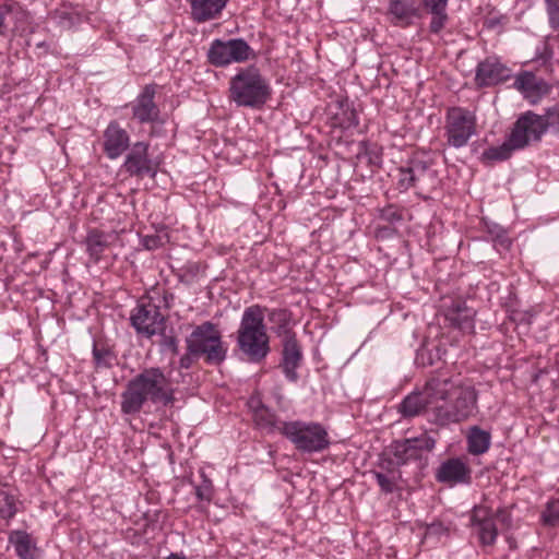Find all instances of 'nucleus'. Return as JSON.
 Here are the masks:
<instances>
[{"mask_svg": "<svg viewBox=\"0 0 559 559\" xmlns=\"http://www.w3.org/2000/svg\"><path fill=\"white\" fill-rule=\"evenodd\" d=\"M504 519L506 512L498 510L493 512L485 506L474 507L471 515V524L477 530L479 540L483 545H492L498 536L495 518Z\"/></svg>", "mask_w": 559, "mask_h": 559, "instance_id": "2eb2a0df", "label": "nucleus"}, {"mask_svg": "<svg viewBox=\"0 0 559 559\" xmlns=\"http://www.w3.org/2000/svg\"><path fill=\"white\" fill-rule=\"evenodd\" d=\"M381 217L388 222H395L401 219V215L392 206L384 209L381 213Z\"/></svg>", "mask_w": 559, "mask_h": 559, "instance_id": "c03bdc74", "label": "nucleus"}, {"mask_svg": "<svg viewBox=\"0 0 559 559\" xmlns=\"http://www.w3.org/2000/svg\"><path fill=\"white\" fill-rule=\"evenodd\" d=\"M15 498L5 486L0 485V521L9 522L16 514Z\"/></svg>", "mask_w": 559, "mask_h": 559, "instance_id": "2f4dec72", "label": "nucleus"}, {"mask_svg": "<svg viewBox=\"0 0 559 559\" xmlns=\"http://www.w3.org/2000/svg\"><path fill=\"white\" fill-rule=\"evenodd\" d=\"M162 336L159 347L163 353H170L177 355L179 353V341L173 334H166L164 331L159 333Z\"/></svg>", "mask_w": 559, "mask_h": 559, "instance_id": "58836bf2", "label": "nucleus"}, {"mask_svg": "<svg viewBox=\"0 0 559 559\" xmlns=\"http://www.w3.org/2000/svg\"><path fill=\"white\" fill-rule=\"evenodd\" d=\"M264 310L260 305L247 307L237 331L238 348L250 362H261L270 353Z\"/></svg>", "mask_w": 559, "mask_h": 559, "instance_id": "f03ea898", "label": "nucleus"}, {"mask_svg": "<svg viewBox=\"0 0 559 559\" xmlns=\"http://www.w3.org/2000/svg\"><path fill=\"white\" fill-rule=\"evenodd\" d=\"M477 119L473 111L463 107H451L445 114L444 134L449 146L461 148L476 135Z\"/></svg>", "mask_w": 559, "mask_h": 559, "instance_id": "6e6552de", "label": "nucleus"}, {"mask_svg": "<svg viewBox=\"0 0 559 559\" xmlns=\"http://www.w3.org/2000/svg\"><path fill=\"white\" fill-rule=\"evenodd\" d=\"M93 358L96 367L110 368L114 365L116 356L109 348L105 346H98V344L94 343Z\"/></svg>", "mask_w": 559, "mask_h": 559, "instance_id": "72a5a7b5", "label": "nucleus"}, {"mask_svg": "<svg viewBox=\"0 0 559 559\" xmlns=\"http://www.w3.org/2000/svg\"><path fill=\"white\" fill-rule=\"evenodd\" d=\"M544 134L539 115L528 110L516 119L509 135L514 146L523 150L539 142Z\"/></svg>", "mask_w": 559, "mask_h": 559, "instance_id": "9b49d317", "label": "nucleus"}, {"mask_svg": "<svg viewBox=\"0 0 559 559\" xmlns=\"http://www.w3.org/2000/svg\"><path fill=\"white\" fill-rule=\"evenodd\" d=\"M10 13V8L8 5L0 4V35L5 34V17Z\"/></svg>", "mask_w": 559, "mask_h": 559, "instance_id": "a18cd8bd", "label": "nucleus"}, {"mask_svg": "<svg viewBox=\"0 0 559 559\" xmlns=\"http://www.w3.org/2000/svg\"><path fill=\"white\" fill-rule=\"evenodd\" d=\"M540 521L545 526H559V497L546 503L540 515Z\"/></svg>", "mask_w": 559, "mask_h": 559, "instance_id": "473e14b6", "label": "nucleus"}, {"mask_svg": "<svg viewBox=\"0 0 559 559\" xmlns=\"http://www.w3.org/2000/svg\"><path fill=\"white\" fill-rule=\"evenodd\" d=\"M253 408V417L255 424L262 428L266 429L269 432L278 431V427L283 421H278L276 415L265 407L264 405H250Z\"/></svg>", "mask_w": 559, "mask_h": 559, "instance_id": "7c9ffc66", "label": "nucleus"}, {"mask_svg": "<svg viewBox=\"0 0 559 559\" xmlns=\"http://www.w3.org/2000/svg\"><path fill=\"white\" fill-rule=\"evenodd\" d=\"M510 78V70L497 57H488L476 68L475 82L478 86H491Z\"/></svg>", "mask_w": 559, "mask_h": 559, "instance_id": "f3484780", "label": "nucleus"}, {"mask_svg": "<svg viewBox=\"0 0 559 559\" xmlns=\"http://www.w3.org/2000/svg\"><path fill=\"white\" fill-rule=\"evenodd\" d=\"M191 8V19L204 23L217 19L225 9L228 0H187Z\"/></svg>", "mask_w": 559, "mask_h": 559, "instance_id": "5701e85b", "label": "nucleus"}, {"mask_svg": "<svg viewBox=\"0 0 559 559\" xmlns=\"http://www.w3.org/2000/svg\"><path fill=\"white\" fill-rule=\"evenodd\" d=\"M409 171L417 185L425 182L428 178L435 177V170L431 169L432 160L423 156L415 155L408 162Z\"/></svg>", "mask_w": 559, "mask_h": 559, "instance_id": "cd10ccee", "label": "nucleus"}, {"mask_svg": "<svg viewBox=\"0 0 559 559\" xmlns=\"http://www.w3.org/2000/svg\"><path fill=\"white\" fill-rule=\"evenodd\" d=\"M388 14L395 26L405 28L421 19V9L418 0H390Z\"/></svg>", "mask_w": 559, "mask_h": 559, "instance_id": "6ab92c4d", "label": "nucleus"}, {"mask_svg": "<svg viewBox=\"0 0 559 559\" xmlns=\"http://www.w3.org/2000/svg\"><path fill=\"white\" fill-rule=\"evenodd\" d=\"M497 239L499 240V242L502 246L508 247L510 245V241H509L508 237L506 236V231L502 229L497 234Z\"/></svg>", "mask_w": 559, "mask_h": 559, "instance_id": "de8ad7c7", "label": "nucleus"}, {"mask_svg": "<svg viewBox=\"0 0 559 559\" xmlns=\"http://www.w3.org/2000/svg\"><path fill=\"white\" fill-rule=\"evenodd\" d=\"M435 407L436 421L439 425L460 423L467 419L476 411L477 393L472 386H457L450 379V388L444 397H440Z\"/></svg>", "mask_w": 559, "mask_h": 559, "instance_id": "39448f33", "label": "nucleus"}, {"mask_svg": "<svg viewBox=\"0 0 559 559\" xmlns=\"http://www.w3.org/2000/svg\"><path fill=\"white\" fill-rule=\"evenodd\" d=\"M278 431L301 453H320L331 444L326 428L318 421H283Z\"/></svg>", "mask_w": 559, "mask_h": 559, "instance_id": "20e7f679", "label": "nucleus"}, {"mask_svg": "<svg viewBox=\"0 0 559 559\" xmlns=\"http://www.w3.org/2000/svg\"><path fill=\"white\" fill-rule=\"evenodd\" d=\"M165 237L160 235H146L142 239V245L147 250H155L165 245Z\"/></svg>", "mask_w": 559, "mask_h": 559, "instance_id": "a19ab883", "label": "nucleus"}, {"mask_svg": "<svg viewBox=\"0 0 559 559\" xmlns=\"http://www.w3.org/2000/svg\"><path fill=\"white\" fill-rule=\"evenodd\" d=\"M201 358L197 353H191L189 349L180 357L179 368L189 369L194 364L195 359Z\"/></svg>", "mask_w": 559, "mask_h": 559, "instance_id": "37998d69", "label": "nucleus"}, {"mask_svg": "<svg viewBox=\"0 0 559 559\" xmlns=\"http://www.w3.org/2000/svg\"><path fill=\"white\" fill-rule=\"evenodd\" d=\"M467 451L472 455H481L486 453L491 444V435L478 426H473L468 429L467 436Z\"/></svg>", "mask_w": 559, "mask_h": 559, "instance_id": "a878e982", "label": "nucleus"}, {"mask_svg": "<svg viewBox=\"0 0 559 559\" xmlns=\"http://www.w3.org/2000/svg\"><path fill=\"white\" fill-rule=\"evenodd\" d=\"M264 314L266 313L267 320L273 324L272 330L278 337L287 340L288 335H296L289 328L292 321V313L286 309L275 308L267 309L263 307Z\"/></svg>", "mask_w": 559, "mask_h": 559, "instance_id": "393cba45", "label": "nucleus"}, {"mask_svg": "<svg viewBox=\"0 0 559 559\" xmlns=\"http://www.w3.org/2000/svg\"><path fill=\"white\" fill-rule=\"evenodd\" d=\"M175 389L170 378L159 367L144 368L130 379L121 393V412L126 415L139 414L146 402L173 405Z\"/></svg>", "mask_w": 559, "mask_h": 559, "instance_id": "f257e3e1", "label": "nucleus"}, {"mask_svg": "<svg viewBox=\"0 0 559 559\" xmlns=\"http://www.w3.org/2000/svg\"><path fill=\"white\" fill-rule=\"evenodd\" d=\"M156 85L147 84L141 93L127 107L131 109L132 119L140 124L157 123L160 120V110L155 103Z\"/></svg>", "mask_w": 559, "mask_h": 559, "instance_id": "ddd939ff", "label": "nucleus"}, {"mask_svg": "<svg viewBox=\"0 0 559 559\" xmlns=\"http://www.w3.org/2000/svg\"><path fill=\"white\" fill-rule=\"evenodd\" d=\"M374 477H376V480H377L379 487L381 488V490L383 492L391 493L394 491L395 484L392 478H390L389 476H386L380 472H374Z\"/></svg>", "mask_w": 559, "mask_h": 559, "instance_id": "79ce46f5", "label": "nucleus"}, {"mask_svg": "<svg viewBox=\"0 0 559 559\" xmlns=\"http://www.w3.org/2000/svg\"><path fill=\"white\" fill-rule=\"evenodd\" d=\"M436 478L438 481L447 484L469 483L471 468L460 457L449 459L438 467Z\"/></svg>", "mask_w": 559, "mask_h": 559, "instance_id": "412c9836", "label": "nucleus"}, {"mask_svg": "<svg viewBox=\"0 0 559 559\" xmlns=\"http://www.w3.org/2000/svg\"><path fill=\"white\" fill-rule=\"evenodd\" d=\"M166 559H187L183 555L171 552Z\"/></svg>", "mask_w": 559, "mask_h": 559, "instance_id": "8fccbe9b", "label": "nucleus"}, {"mask_svg": "<svg viewBox=\"0 0 559 559\" xmlns=\"http://www.w3.org/2000/svg\"><path fill=\"white\" fill-rule=\"evenodd\" d=\"M450 388V379L432 378L420 391H414L406 395L399 404V413L404 418L419 416L427 408L435 409L438 406L439 399L444 397Z\"/></svg>", "mask_w": 559, "mask_h": 559, "instance_id": "0eeeda50", "label": "nucleus"}, {"mask_svg": "<svg viewBox=\"0 0 559 559\" xmlns=\"http://www.w3.org/2000/svg\"><path fill=\"white\" fill-rule=\"evenodd\" d=\"M130 320L136 333L146 337L165 331V317L160 313L159 307L151 300L142 299L132 310Z\"/></svg>", "mask_w": 559, "mask_h": 559, "instance_id": "9d476101", "label": "nucleus"}, {"mask_svg": "<svg viewBox=\"0 0 559 559\" xmlns=\"http://www.w3.org/2000/svg\"><path fill=\"white\" fill-rule=\"evenodd\" d=\"M509 23V16L492 9L488 12L484 20V26L488 29L502 32L504 26Z\"/></svg>", "mask_w": 559, "mask_h": 559, "instance_id": "f704fd0d", "label": "nucleus"}, {"mask_svg": "<svg viewBox=\"0 0 559 559\" xmlns=\"http://www.w3.org/2000/svg\"><path fill=\"white\" fill-rule=\"evenodd\" d=\"M103 150L109 159L119 158L130 147V135L116 120H111L103 133Z\"/></svg>", "mask_w": 559, "mask_h": 559, "instance_id": "dca6fc26", "label": "nucleus"}, {"mask_svg": "<svg viewBox=\"0 0 559 559\" xmlns=\"http://www.w3.org/2000/svg\"><path fill=\"white\" fill-rule=\"evenodd\" d=\"M421 14L429 16L428 32L439 36L450 22L449 0H420Z\"/></svg>", "mask_w": 559, "mask_h": 559, "instance_id": "aec40b11", "label": "nucleus"}, {"mask_svg": "<svg viewBox=\"0 0 559 559\" xmlns=\"http://www.w3.org/2000/svg\"><path fill=\"white\" fill-rule=\"evenodd\" d=\"M518 150H521V148L514 146V144L511 142V138L509 135L507 141L503 142L501 145L491 146V147L485 150L481 154V159L486 163L502 162V160L510 158L513 151H518Z\"/></svg>", "mask_w": 559, "mask_h": 559, "instance_id": "c756f323", "label": "nucleus"}, {"mask_svg": "<svg viewBox=\"0 0 559 559\" xmlns=\"http://www.w3.org/2000/svg\"><path fill=\"white\" fill-rule=\"evenodd\" d=\"M282 345L283 349L280 367L288 381L296 382L298 380L297 369L302 361L301 346L296 335H288L287 340L282 341Z\"/></svg>", "mask_w": 559, "mask_h": 559, "instance_id": "a211bd4d", "label": "nucleus"}, {"mask_svg": "<svg viewBox=\"0 0 559 559\" xmlns=\"http://www.w3.org/2000/svg\"><path fill=\"white\" fill-rule=\"evenodd\" d=\"M253 57L252 48L242 38L214 39L207 50V60L215 67L241 63Z\"/></svg>", "mask_w": 559, "mask_h": 559, "instance_id": "1a4fd4ad", "label": "nucleus"}, {"mask_svg": "<svg viewBox=\"0 0 559 559\" xmlns=\"http://www.w3.org/2000/svg\"><path fill=\"white\" fill-rule=\"evenodd\" d=\"M474 310L466 307L464 302H455L448 309L445 318L455 328L468 331L474 328Z\"/></svg>", "mask_w": 559, "mask_h": 559, "instance_id": "b1692460", "label": "nucleus"}, {"mask_svg": "<svg viewBox=\"0 0 559 559\" xmlns=\"http://www.w3.org/2000/svg\"><path fill=\"white\" fill-rule=\"evenodd\" d=\"M10 543L13 545L16 555L21 559H35L36 548L31 536L24 531H15L10 535Z\"/></svg>", "mask_w": 559, "mask_h": 559, "instance_id": "c85d7f7f", "label": "nucleus"}, {"mask_svg": "<svg viewBox=\"0 0 559 559\" xmlns=\"http://www.w3.org/2000/svg\"><path fill=\"white\" fill-rule=\"evenodd\" d=\"M271 92L267 79L255 66L240 69L229 82V99L238 107L260 108Z\"/></svg>", "mask_w": 559, "mask_h": 559, "instance_id": "7ed1b4c3", "label": "nucleus"}, {"mask_svg": "<svg viewBox=\"0 0 559 559\" xmlns=\"http://www.w3.org/2000/svg\"><path fill=\"white\" fill-rule=\"evenodd\" d=\"M513 85L531 103H535L549 92V85L543 79H538L533 72L528 71L518 74Z\"/></svg>", "mask_w": 559, "mask_h": 559, "instance_id": "4be33fe9", "label": "nucleus"}, {"mask_svg": "<svg viewBox=\"0 0 559 559\" xmlns=\"http://www.w3.org/2000/svg\"><path fill=\"white\" fill-rule=\"evenodd\" d=\"M150 145L146 142H135L128 151L122 170L131 177L143 178L148 176L154 178L157 174V167L148 154Z\"/></svg>", "mask_w": 559, "mask_h": 559, "instance_id": "f8f14e48", "label": "nucleus"}, {"mask_svg": "<svg viewBox=\"0 0 559 559\" xmlns=\"http://www.w3.org/2000/svg\"><path fill=\"white\" fill-rule=\"evenodd\" d=\"M549 27L559 36V0H544Z\"/></svg>", "mask_w": 559, "mask_h": 559, "instance_id": "4c0bfd02", "label": "nucleus"}, {"mask_svg": "<svg viewBox=\"0 0 559 559\" xmlns=\"http://www.w3.org/2000/svg\"><path fill=\"white\" fill-rule=\"evenodd\" d=\"M399 188L401 190H408L411 188L417 187V182L415 181L413 175L409 171V167L406 164V166L401 167L399 169Z\"/></svg>", "mask_w": 559, "mask_h": 559, "instance_id": "ea45409f", "label": "nucleus"}, {"mask_svg": "<svg viewBox=\"0 0 559 559\" xmlns=\"http://www.w3.org/2000/svg\"><path fill=\"white\" fill-rule=\"evenodd\" d=\"M435 443V440L427 435L396 441L392 445L394 461L397 465H404L409 461L420 460L423 452L431 451Z\"/></svg>", "mask_w": 559, "mask_h": 559, "instance_id": "4468645a", "label": "nucleus"}, {"mask_svg": "<svg viewBox=\"0 0 559 559\" xmlns=\"http://www.w3.org/2000/svg\"><path fill=\"white\" fill-rule=\"evenodd\" d=\"M200 476L202 480L194 487L195 496L200 501L210 503L214 493L212 480L205 475L204 472H201Z\"/></svg>", "mask_w": 559, "mask_h": 559, "instance_id": "e433bc0d", "label": "nucleus"}, {"mask_svg": "<svg viewBox=\"0 0 559 559\" xmlns=\"http://www.w3.org/2000/svg\"><path fill=\"white\" fill-rule=\"evenodd\" d=\"M442 526L440 524H432L428 527V534L437 533L439 530H441Z\"/></svg>", "mask_w": 559, "mask_h": 559, "instance_id": "09e8293b", "label": "nucleus"}, {"mask_svg": "<svg viewBox=\"0 0 559 559\" xmlns=\"http://www.w3.org/2000/svg\"><path fill=\"white\" fill-rule=\"evenodd\" d=\"M544 133L548 130L559 131V107L554 106L546 109L544 115H539Z\"/></svg>", "mask_w": 559, "mask_h": 559, "instance_id": "c9c22d12", "label": "nucleus"}, {"mask_svg": "<svg viewBox=\"0 0 559 559\" xmlns=\"http://www.w3.org/2000/svg\"><path fill=\"white\" fill-rule=\"evenodd\" d=\"M186 347L191 353H197L209 365H221L227 356V346L222 340L218 328L205 321L197 325L186 337Z\"/></svg>", "mask_w": 559, "mask_h": 559, "instance_id": "423d86ee", "label": "nucleus"}, {"mask_svg": "<svg viewBox=\"0 0 559 559\" xmlns=\"http://www.w3.org/2000/svg\"><path fill=\"white\" fill-rule=\"evenodd\" d=\"M85 245L91 260H93L95 263L100 261L103 253L109 246L107 236L97 229L88 231L85 239Z\"/></svg>", "mask_w": 559, "mask_h": 559, "instance_id": "bb28decb", "label": "nucleus"}, {"mask_svg": "<svg viewBox=\"0 0 559 559\" xmlns=\"http://www.w3.org/2000/svg\"><path fill=\"white\" fill-rule=\"evenodd\" d=\"M552 57V50L548 48L547 46H544L543 52L539 57L536 58V60H542V62L545 64L547 63Z\"/></svg>", "mask_w": 559, "mask_h": 559, "instance_id": "49530a36", "label": "nucleus"}]
</instances>
